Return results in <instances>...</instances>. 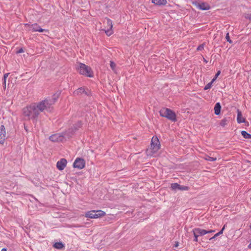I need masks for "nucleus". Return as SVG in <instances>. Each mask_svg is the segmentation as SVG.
<instances>
[{
	"label": "nucleus",
	"mask_w": 251,
	"mask_h": 251,
	"mask_svg": "<svg viewBox=\"0 0 251 251\" xmlns=\"http://www.w3.org/2000/svg\"><path fill=\"white\" fill-rule=\"evenodd\" d=\"M179 190H181V191H188L189 190V187H188L187 186H183V185H180Z\"/></svg>",
	"instance_id": "nucleus-25"
},
{
	"label": "nucleus",
	"mask_w": 251,
	"mask_h": 251,
	"mask_svg": "<svg viewBox=\"0 0 251 251\" xmlns=\"http://www.w3.org/2000/svg\"><path fill=\"white\" fill-rule=\"evenodd\" d=\"M8 74H4V76H3V84H4V87H6V78L8 76Z\"/></svg>",
	"instance_id": "nucleus-27"
},
{
	"label": "nucleus",
	"mask_w": 251,
	"mask_h": 251,
	"mask_svg": "<svg viewBox=\"0 0 251 251\" xmlns=\"http://www.w3.org/2000/svg\"><path fill=\"white\" fill-rule=\"evenodd\" d=\"M104 23L107 25V29H104L105 32L107 35L110 36L113 34L112 21L109 19L106 18L104 19Z\"/></svg>",
	"instance_id": "nucleus-10"
},
{
	"label": "nucleus",
	"mask_w": 251,
	"mask_h": 251,
	"mask_svg": "<svg viewBox=\"0 0 251 251\" xmlns=\"http://www.w3.org/2000/svg\"><path fill=\"white\" fill-rule=\"evenodd\" d=\"M228 122V120L226 118H224L221 121L220 125L222 126H225L227 124Z\"/></svg>",
	"instance_id": "nucleus-24"
},
{
	"label": "nucleus",
	"mask_w": 251,
	"mask_h": 251,
	"mask_svg": "<svg viewBox=\"0 0 251 251\" xmlns=\"http://www.w3.org/2000/svg\"><path fill=\"white\" fill-rule=\"evenodd\" d=\"M206 232H207V233H212V232H214L215 230H206Z\"/></svg>",
	"instance_id": "nucleus-35"
},
{
	"label": "nucleus",
	"mask_w": 251,
	"mask_h": 251,
	"mask_svg": "<svg viewBox=\"0 0 251 251\" xmlns=\"http://www.w3.org/2000/svg\"><path fill=\"white\" fill-rule=\"evenodd\" d=\"M251 228V226H250Z\"/></svg>",
	"instance_id": "nucleus-40"
},
{
	"label": "nucleus",
	"mask_w": 251,
	"mask_h": 251,
	"mask_svg": "<svg viewBox=\"0 0 251 251\" xmlns=\"http://www.w3.org/2000/svg\"><path fill=\"white\" fill-rule=\"evenodd\" d=\"M178 242H177V243L176 244V245H175V247H178Z\"/></svg>",
	"instance_id": "nucleus-37"
},
{
	"label": "nucleus",
	"mask_w": 251,
	"mask_h": 251,
	"mask_svg": "<svg viewBox=\"0 0 251 251\" xmlns=\"http://www.w3.org/2000/svg\"><path fill=\"white\" fill-rule=\"evenodd\" d=\"M221 73L220 71H218L217 73L216 74L215 77L213 79H215V80L217 79L218 76L220 75Z\"/></svg>",
	"instance_id": "nucleus-32"
},
{
	"label": "nucleus",
	"mask_w": 251,
	"mask_h": 251,
	"mask_svg": "<svg viewBox=\"0 0 251 251\" xmlns=\"http://www.w3.org/2000/svg\"><path fill=\"white\" fill-rule=\"evenodd\" d=\"M24 52V50L23 49V48H21L18 50H17L16 51V53H22V52Z\"/></svg>",
	"instance_id": "nucleus-34"
},
{
	"label": "nucleus",
	"mask_w": 251,
	"mask_h": 251,
	"mask_svg": "<svg viewBox=\"0 0 251 251\" xmlns=\"http://www.w3.org/2000/svg\"><path fill=\"white\" fill-rule=\"evenodd\" d=\"M160 148V144L157 137L153 136L151 139V147L146 151L148 156H152L157 152Z\"/></svg>",
	"instance_id": "nucleus-3"
},
{
	"label": "nucleus",
	"mask_w": 251,
	"mask_h": 251,
	"mask_svg": "<svg viewBox=\"0 0 251 251\" xmlns=\"http://www.w3.org/2000/svg\"><path fill=\"white\" fill-rule=\"evenodd\" d=\"M105 212L100 210H91L85 213V217L91 219H97L105 215Z\"/></svg>",
	"instance_id": "nucleus-7"
},
{
	"label": "nucleus",
	"mask_w": 251,
	"mask_h": 251,
	"mask_svg": "<svg viewBox=\"0 0 251 251\" xmlns=\"http://www.w3.org/2000/svg\"><path fill=\"white\" fill-rule=\"evenodd\" d=\"M159 112L160 116L162 117H165L172 122H176V113L170 109L163 108Z\"/></svg>",
	"instance_id": "nucleus-5"
},
{
	"label": "nucleus",
	"mask_w": 251,
	"mask_h": 251,
	"mask_svg": "<svg viewBox=\"0 0 251 251\" xmlns=\"http://www.w3.org/2000/svg\"><path fill=\"white\" fill-rule=\"evenodd\" d=\"M67 160L64 158H62L57 162L56 167L59 170L62 171L65 168Z\"/></svg>",
	"instance_id": "nucleus-12"
},
{
	"label": "nucleus",
	"mask_w": 251,
	"mask_h": 251,
	"mask_svg": "<svg viewBox=\"0 0 251 251\" xmlns=\"http://www.w3.org/2000/svg\"><path fill=\"white\" fill-rule=\"evenodd\" d=\"M226 39L229 43H232V41L230 39L229 33H227L226 36Z\"/></svg>",
	"instance_id": "nucleus-28"
},
{
	"label": "nucleus",
	"mask_w": 251,
	"mask_h": 251,
	"mask_svg": "<svg viewBox=\"0 0 251 251\" xmlns=\"http://www.w3.org/2000/svg\"><path fill=\"white\" fill-rule=\"evenodd\" d=\"M25 26L28 28V30L32 31V32H49L48 30L42 28L41 26L36 23L31 25L29 24H25Z\"/></svg>",
	"instance_id": "nucleus-8"
},
{
	"label": "nucleus",
	"mask_w": 251,
	"mask_h": 251,
	"mask_svg": "<svg viewBox=\"0 0 251 251\" xmlns=\"http://www.w3.org/2000/svg\"><path fill=\"white\" fill-rule=\"evenodd\" d=\"M25 129L27 131V128L25 126Z\"/></svg>",
	"instance_id": "nucleus-39"
},
{
	"label": "nucleus",
	"mask_w": 251,
	"mask_h": 251,
	"mask_svg": "<svg viewBox=\"0 0 251 251\" xmlns=\"http://www.w3.org/2000/svg\"><path fill=\"white\" fill-rule=\"evenodd\" d=\"M245 18L249 20L250 21H251V14H247L245 15Z\"/></svg>",
	"instance_id": "nucleus-30"
},
{
	"label": "nucleus",
	"mask_w": 251,
	"mask_h": 251,
	"mask_svg": "<svg viewBox=\"0 0 251 251\" xmlns=\"http://www.w3.org/2000/svg\"><path fill=\"white\" fill-rule=\"evenodd\" d=\"M1 251H7V249L6 248H3L1 249Z\"/></svg>",
	"instance_id": "nucleus-36"
},
{
	"label": "nucleus",
	"mask_w": 251,
	"mask_h": 251,
	"mask_svg": "<svg viewBox=\"0 0 251 251\" xmlns=\"http://www.w3.org/2000/svg\"><path fill=\"white\" fill-rule=\"evenodd\" d=\"M85 90L84 88L81 87L74 91V95H78L79 94H82L84 92Z\"/></svg>",
	"instance_id": "nucleus-20"
},
{
	"label": "nucleus",
	"mask_w": 251,
	"mask_h": 251,
	"mask_svg": "<svg viewBox=\"0 0 251 251\" xmlns=\"http://www.w3.org/2000/svg\"><path fill=\"white\" fill-rule=\"evenodd\" d=\"M237 122L240 124L245 122V119L243 117L241 112L239 109L237 110Z\"/></svg>",
	"instance_id": "nucleus-15"
},
{
	"label": "nucleus",
	"mask_w": 251,
	"mask_h": 251,
	"mask_svg": "<svg viewBox=\"0 0 251 251\" xmlns=\"http://www.w3.org/2000/svg\"><path fill=\"white\" fill-rule=\"evenodd\" d=\"M241 134L244 137V138L246 139H251V134L247 133L246 131H242Z\"/></svg>",
	"instance_id": "nucleus-19"
},
{
	"label": "nucleus",
	"mask_w": 251,
	"mask_h": 251,
	"mask_svg": "<svg viewBox=\"0 0 251 251\" xmlns=\"http://www.w3.org/2000/svg\"><path fill=\"white\" fill-rule=\"evenodd\" d=\"M152 2L157 5H165L167 4V0H152Z\"/></svg>",
	"instance_id": "nucleus-16"
},
{
	"label": "nucleus",
	"mask_w": 251,
	"mask_h": 251,
	"mask_svg": "<svg viewBox=\"0 0 251 251\" xmlns=\"http://www.w3.org/2000/svg\"><path fill=\"white\" fill-rule=\"evenodd\" d=\"M5 139V129L4 126L1 125L0 127V144H3Z\"/></svg>",
	"instance_id": "nucleus-13"
},
{
	"label": "nucleus",
	"mask_w": 251,
	"mask_h": 251,
	"mask_svg": "<svg viewBox=\"0 0 251 251\" xmlns=\"http://www.w3.org/2000/svg\"><path fill=\"white\" fill-rule=\"evenodd\" d=\"M85 161L83 159L77 158L73 163V167L78 169H82L85 167Z\"/></svg>",
	"instance_id": "nucleus-11"
},
{
	"label": "nucleus",
	"mask_w": 251,
	"mask_h": 251,
	"mask_svg": "<svg viewBox=\"0 0 251 251\" xmlns=\"http://www.w3.org/2000/svg\"><path fill=\"white\" fill-rule=\"evenodd\" d=\"M60 94V92H57L52 96L51 98H47L42 101H46V103L49 105L48 108L47 109V111H51L52 110V105L58 99Z\"/></svg>",
	"instance_id": "nucleus-6"
},
{
	"label": "nucleus",
	"mask_w": 251,
	"mask_h": 251,
	"mask_svg": "<svg viewBox=\"0 0 251 251\" xmlns=\"http://www.w3.org/2000/svg\"><path fill=\"white\" fill-rule=\"evenodd\" d=\"M225 226H226V225H224L223 227L222 228V229L219 232H218L216 234H215L214 235V236H213L212 237L210 238V240L213 239L215 238V237L218 236L219 235L222 234L223 233V231L224 230V229L225 228Z\"/></svg>",
	"instance_id": "nucleus-21"
},
{
	"label": "nucleus",
	"mask_w": 251,
	"mask_h": 251,
	"mask_svg": "<svg viewBox=\"0 0 251 251\" xmlns=\"http://www.w3.org/2000/svg\"><path fill=\"white\" fill-rule=\"evenodd\" d=\"M194 234V236L195 237V238L194 239V241L198 242V237H199V236H197V235L196 234Z\"/></svg>",
	"instance_id": "nucleus-33"
},
{
	"label": "nucleus",
	"mask_w": 251,
	"mask_h": 251,
	"mask_svg": "<svg viewBox=\"0 0 251 251\" xmlns=\"http://www.w3.org/2000/svg\"><path fill=\"white\" fill-rule=\"evenodd\" d=\"M180 185L178 183H175L171 184V187L172 190H176V189H179Z\"/></svg>",
	"instance_id": "nucleus-22"
},
{
	"label": "nucleus",
	"mask_w": 251,
	"mask_h": 251,
	"mask_svg": "<svg viewBox=\"0 0 251 251\" xmlns=\"http://www.w3.org/2000/svg\"><path fill=\"white\" fill-rule=\"evenodd\" d=\"M53 247L55 249L61 250L64 247V245L62 242H56L53 245Z\"/></svg>",
	"instance_id": "nucleus-18"
},
{
	"label": "nucleus",
	"mask_w": 251,
	"mask_h": 251,
	"mask_svg": "<svg viewBox=\"0 0 251 251\" xmlns=\"http://www.w3.org/2000/svg\"><path fill=\"white\" fill-rule=\"evenodd\" d=\"M115 66V63L112 61H110V67L113 70L114 69Z\"/></svg>",
	"instance_id": "nucleus-31"
},
{
	"label": "nucleus",
	"mask_w": 251,
	"mask_h": 251,
	"mask_svg": "<svg viewBox=\"0 0 251 251\" xmlns=\"http://www.w3.org/2000/svg\"><path fill=\"white\" fill-rule=\"evenodd\" d=\"M221 105L220 103H216L214 106V113L216 115H218L221 111Z\"/></svg>",
	"instance_id": "nucleus-17"
},
{
	"label": "nucleus",
	"mask_w": 251,
	"mask_h": 251,
	"mask_svg": "<svg viewBox=\"0 0 251 251\" xmlns=\"http://www.w3.org/2000/svg\"><path fill=\"white\" fill-rule=\"evenodd\" d=\"M215 81V79H212V80L211 81V82H210L209 83H208V84H207L204 88V89L205 90H208L209 89H210L211 86H212V83Z\"/></svg>",
	"instance_id": "nucleus-23"
},
{
	"label": "nucleus",
	"mask_w": 251,
	"mask_h": 251,
	"mask_svg": "<svg viewBox=\"0 0 251 251\" xmlns=\"http://www.w3.org/2000/svg\"><path fill=\"white\" fill-rule=\"evenodd\" d=\"M193 234H196L199 237L207 234L206 230L200 228H195L193 229Z\"/></svg>",
	"instance_id": "nucleus-14"
},
{
	"label": "nucleus",
	"mask_w": 251,
	"mask_h": 251,
	"mask_svg": "<svg viewBox=\"0 0 251 251\" xmlns=\"http://www.w3.org/2000/svg\"><path fill=\"white\" fill-rule=\"evenodd\" d=\"M192 3L200 10H207L210 8V6L206 2L199 3L197 1H192Z\"/></svg>",
	"instance_id": "nucleus-9"
},
{
	"label": "nucleus",
	"mask_w": 251,
	"mask_h": 251,
	"mask_svg": "<svg viewBox=\"0 0 251 251\" xmlns=\"http://www.w3.org/2000/svg\"><path fill=\"white\" fill-rule=\"evenodd\" d=\"M48 104L46 101H41L27 105L22 109L23 118L26 120H31L33 123L36 124L40 113L47 111L49 107Z\"/></svg>",
	"instance_id": "nucleus-1"
},
{
	"label": "nucleus",
	"mask_w": 251,
	"mask_h": 251,
	"mask_svg": "<svg viewBox=\"0 0 251 251\" xmlns=\"http://www.w3.org/2000/svg\"><path fill=\"white\" fill-rule=\"evenodd\" d=\"M205 159L206 160L209 161H214L216 160V158H215H215L214 157H211L207 156L205 158Z\"/></svg>",
	"instance_id": "nucleus-26"
},
{
	"label": "nucleus",
	"mask_w": 251,
	"mask_h": 251,
	"mask_svg": "<svg viewBox=\"0 0 251 251\" xmlns=\"http://www.w3.org/2000/svg\"><path fill=\"white\" fill-rule=\"evenodd\" d=\"M204 49V45L201 44L200 46H198V47L197 49V50H202Z\"/></svg>",
	"instance_id": "nucleus-29"
},
{
	"label": "nucleus",
	"mask_w": 251,
	"mask_h": 251,
	"mask_svg": "<svg viewBox=\"0 0 251 251\" xmlns=\"http://www.w3.org/2000/svg\"><path fill=\"white\" fill-rule=\"evenodd\" d=\"M77 70L82 75L89 77H93L94 74L91 67L83 63H79L77 66Z\"/></svg>",
	"instance_id": "nucleus-4"
},
{
	"label": "nucleus",
	"mask_w": 251,
	"mask_h": 251,
	"mask_svg": "<svg viewBox=\"0 0 251 251\" xmlns=\"http://www.w3.org/2000/svg\"><path fill=\"white\" fill-rule=\"evenodd\" d=\"M78 125H79V126H80L81 125V122H79L78 123Z\"/></svg>",
	"instance_id": "nucleus-38"
},
{
	"label": "nucleus",
	"mask_w": 251,
	"mask_h": 251,
	"mask_svg": "<svg viewBox=\"0 0 251 251\" xmlns=\"http://www.w3.org/2000/svg\"><path fill=\"white\" fill-rule=\"evenodd\" d=\"M71 129L65 132L54 134L50 136V140L53 142H63L66 140V138H70L73 134V131H70Z\"/></svg>",
	"instance_id": "nucleus-2"
}]
</instances>
